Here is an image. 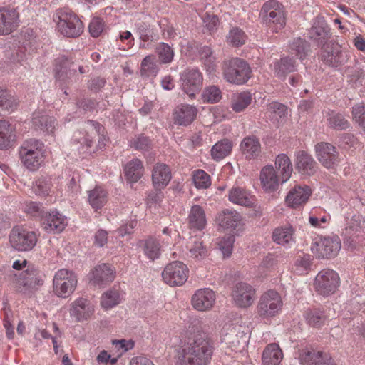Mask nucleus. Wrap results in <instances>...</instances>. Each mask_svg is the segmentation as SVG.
I'll return each instance as SVG.
<instances>
[{"mask_svg":"<svg viewBox=\"0 0 365 365\" xmlns=\"http://www.w3.org/2000/svg\"><path fill=\"white\" fill-rule=\"evenodd\" d=\"M213 346L204 334L189 337L177 350L176 365H207Z\"/></svg>","mask_w":365,"mask_h":365,"instance_id":"nucleus-1","label":"nucleus"},{"mask_svg":"<svg viewBox=\"0 0 365 365\" xmlns=\"http://www.w3.org/2000/svg\"><path fill=\"white\" fill-rule=\"evenodd\" d=\"M58 31L67 38H77L83 31V24L79 17L71 9L63 8L53 14Z\"/></svg>","mask_w":365,"mask_h":365,"instance_id":"nucleus-2","label":"nucleus"},{"mask_svg":"<svg viewBox=\"0 0 365 365\" xmlns=\"http://www.w3.org/2000/svg\"><path fill=\"white\" fill-rule=\"evenodd\" d=\"M43 153V143L39 140L30 138L23 142L19 149V156L24 165L30 170L41 166Z\"/></svg>","mask_w":365,"mask_h":365,"instance_id":"nucleus-3","label":"nucleus"},{"mask_svg":"<svg viewBox=\"0 0 365 365\" xmlns=\"http://www.w3.org/2000/svg\"><path fill=\"white\" fill-rule=\"evenodd\" d=\"M79 73H86L84 67L76 63L71 57L65 56L56 59V79L61 86H68L77 79V71Z\"/></svg>","mask_w":365,"mask_h":365,"instance_id":"nucleus-4","label":"nucleus"},{"mask_svg":"<svg viewBox=\"0 0 365 365\" xmlns=\"http://www.w3.org/2000/svg\"><path fill=\"white\" fill-rule=\"evenodd\" d=\"M223 76L231 83H245L251 77V68L244 59L233 58L223 63Z\"/></svg>","mask_w":365,"mask_h":365,"instance_id":"nucleus-5","label":"nucleus"},{"mask_svg":"<svg viewBox=\"0 0 365 365\" xmlns=\"http://www.w3.org/2000/svg\"><path fill=\"white\" fill-rule=\"evenodd\" d=\"M260 15L263 22L274 32H277L285 26L283 8L276 0L265 2L261 9Z\"/></svg>","mask_w":365,"mask_h":365,"instance_id":"nucleus-6","label":"nucleus"},{"mask_svg":"<svg viewBox=\"0 0 365 365\" xmlns=\"http://www.w3.org/2000/svg\"><path fill=\"white\" fill-rule=\"evenodd\" d=\"M78 279L76 274L69 269L58 270L53 279V291L58 297L66 298L76 289Z\"/></svg>","mask_w":365,"mask_h":365,"instance_id":"nucleus-7","label":"nucleus"},{"mask_svg":"<svg viewBox=\"0 0 365 365\" xmlns=\"http://www.w3.org/2000/svg\"><path fill=\"white\" fill-rule=\"evenodd\" d=\"M38 237L35 232L15 227L9 235V242L12 247L20 252L31 250L36 245Z\"/></svg>","mask_w":365,"mask_h":365,"instance_id":"nucleus-8","label":"nucleus"},{"mask_svg":"<svg viewBox=\"0 0 365 365\" xmlns=\"http://www.w3.org/2000/svg\"><path fill=\"white\" fill-rule=\"evenodd\" d=\"M339 285V277L332 269L320 271L315 277L314 288L322 296H328L336 292Z\"/></svg>","mask_w":365,"mask_h":365,"instance_id":"nucleus-9","label":"nucleus"},{"mask_svg":"<svg viewBox=\"0 0 365 365\" xmlns=\"http://www.w3.org/2000/svg\"><path fill=\"white\" fill-rule=\"evenodd\" d=\"M339 237H327L315 242L312 246V252L319 259H332L337 256L341 249Z\"/></svg>","mask_w":365,"mask_h":365,"instance_id":"nucleus-10","label":"nucleus"},{"mask_svg":"<svg viewBox=\"0 0 365 365\" xmlns=\"http://www.w3.org/2000/svg\"><path fill=\"white\" fill-rule=\"evenodd\" d=\"M188 272L185 264L175 261L165 267L162 272V277L166 284L170 286H180L187 281Z\"/></svg>","mask_w":365,"mask_h":365,"instance_id":"nucleus-11","label":"nucleus"},{"mask_svg":"<svg viewBox=\"0 0 365 365\" xmlns=\"http://www.w3.org/2000/svg\"><path fill=\"white\" fill-rule=\"evenodd\" d=\"M282 301L279 294L274 290H269L264 293L257 305L258 314L263 317L275 316L281 309Z\"/></svg>","mask_w":365,"mask_h":365,"instance_id":"nucleus-12","label":"nucleus"},{"mask_svg":"<svg viewBox=\"0 0 365 365\" xmlns=\"http://www.w3.org/2000/svg\"><path fill=\"white\" fill-rule=\"evenodd\" d=\"M181 88L182 91L194 98L202 86L203 78L197 68H188L180 73Z\"/></svg>","mask_w":365,"mask_h":365,"instance_id":"nucleus-13","label":"nucleus"},{"mask_svg":"<svg viewBox=\"0 0 365 365\" xmlns=\"http://www.w3.org/2000/svg\"><path fill=\"white\" fill-rule=\"evenodd\" d=\"M316 157L318 161L327 169L335 168L339 163V153L331 143L321 142L315 145Z\"/></svg>","mask_w":365,"mask_h":365,"instance_id":"nucleus-14","label":"nucleus"},{"mask_svg":"<svg viewBox=\"0 0 365 365\" xmlns=\"http://www.w3.org/2000/svg\"><path fill=\"white\" fill-rule=\"evenodd\" d=\"M232 297L237 307L247 308L254 302L255 289L246 282H237L232 287Z\"/></svg>","mask_w":365,"mask_h":365,"instance_id":"nucleus-15","label":"nucleus"},{"mask_svg":"<svg viewBox=\"0 0 365 365\" xmlns=\"http://www.w3.org/2000/svg\"><path fill=\"white\" fill-rule=\"evenodd\" d=\"M102 126L98 122L93 120H88L83 125L81 130L77 131L74 133L73 140L76 143L85 145L86 147L90 148L93 140L99 136Z\"/></svg>","mask_w":365,"mask_h":365,"instance_id":"nucleus-16","label":"nucleus"},{"mask_svg":"<svg viewBox=\"0 0 365 365\" xmlns=\"http://www.w3.org/2000/svg\"><path fill=\"white\" fill-rule=\"evenodd\" d=\"M115 273V269L110 264H99L90 273V283L95 287H104L114 280Z\"/></svg>","mask_w":365,"mask_h":365,"instance_id":"nucleus-17","label":"nucleus"},{"mask_svg":"<svg viewBox=\"0 0 365 365\" xmlns=\"http://www.w3.org/2000/svg\"><path fill=\"white\" fill-rule=\"evenodd\" d=\"M294 166L296 170L304 177L314 175L317 170V165L313 157L304 150L295 154Z\"/></svg>","mask_w":365,"mask_h":365,"instance_id":"nucleus-18","label":"nucleus"},{"mask_svg":"<svg viewBox=\"0 0 365 365\" xmlns=\"http://www.w3.org/2000/svg\"><path fill=\"white\" fill-rule=\"evenodd\" d=\"M299 361L302 365H334L328 353L314 349L302 351Z\"/></svg>","mask_w":365,"mask_h":365,"instance_id":"nucleus-19","label":"nucleus"},{"mask_svg":"<svg viewBox=\"0 0 365 365\" xmlns=\"http://www.w3.org/2000/svg\"><path fill=\"white\" fill-rule=\"evenodd\" d=\"M215 299V294L212 289H200L192 295V304L196 310L206 312L213 307Z\"/></svg>","mask_w":365,"mask_h":365,"instance_id":"nucleus-20","label":"nucleus"},{"mask_svg":"<svg viewBox=\"0 0 365 365\" xmlns=\"http://www.w3.org/2000/svg\"><path fill=\"white\" fill-rule=\"evenodd\" d=\"M242 329L240 325L237 324H230L226 328L224 341L233 349H243L247 341V336Z\"/></svg>","mask_w":365,"mask_h":365,"instance_id":"nucleus-21","label":"nucleus"},{"mask_svg":"<svg viewBox=\"0 0 365 365\" xmlns=\"http://www.w3.org/2000/svg\"><path fill=\"white\" fill-rule=\"evenodd\" d=\"M66 225V218L57 211H46L42 218V226L47 232H61Z\"/></svg>","mask_w":365,"mask_h":365,"instance_id":"nucleus-22","label":"nucleus"},{"mask_svg":"<svg viewBox=\"0 0 365 365\" xmlns=\"http://www.w3.org/2000/svg\"><path fill=\"white\" fill-rule=\"evenodd\" d=\"M19 14L15 9L0 8V34L11 33L19 26Z\"/></svg>","mask_w":365,"mask_h":365,"instance_id":"nucleus-23","label":"nucleus"},{"mask_svg":"<svg viewBox=\"0 0 365 365\" xmlns=\"http://www.w3.org/2000/svg\"><path fill=\"white\" fill-rule=\"evenodd\" d=\"M197 110L195 106L188 104L178 106L173 112V120L175 124L187 126L196 118Z\"/></svg>","mask_w":365,"mask_h":365,"instance_id":"nucleus-24","label":"nucleus"},{"mask_svg":"<svg viewBox=\"0 0 365 365\" xmlns=\"http://www.w3.org/2000/svg\"><path fill=\"white\" fill-rule=\"evenodd\" d=\"M19 282L24 287L35 289L43 284V279L39 269L34 266H28L19 276Z\"/></svg>","mask_w":365,"mask_h":365,"instance_id":"nucleus-25","label":"nucleus"},{"mask_svg":"<svg viewBox=\"0 0 365 365\" xmlns=\"http://www.w3.org/2000/svg\"><path fill=\"white\" fill-rule=\"evenodd\" d=\"M312 39L317 42L319 46H324L331 36L330 29L322 18H318L309 31Z\"/></svg>","mask_w":365,"mask_h":365,"instance_id":"nucleus-26","label":"nucleus"},{"mask_svg":"<svg viewBox=\"0 0 365 365\" xmlns=\"http://www.w3.org/2000/svg\"><path fill=\"white\" fill-rule=\"evenodd\" d=\"M94 312L93 307L86 299L78 298L73 302L70 309V314L77 322L88 319Z\"/></svg>","mask_w":365,"mask_h":365,"instance_id":"nucleus-27","label":"nucleus"},{"mask_svg":"<svg viewBox=\"0 0 365 365\" xmlns=\"http://www.w3.org/2000/svg\"><path fill=\"white\" fill-rule=\"evenodd\" d=\"M260 181L267 192H273L277 190L281 179L272 165H267L260 172Z\"/></svg>","mask_w":365,"mask_h":365,"instance_id":"nucleus-28","label":"nucleus"},{"mask_svg":"<svg viewBox=\"0 0 365 365\" xmlns=\"http://www.w3.org/2000/svg\"><path fill=\"white\" fill-rule=\"evenodd\" d=\"M312 194V190L307 185H296L286 197V202L289 207H297L305 203Z\"/></svg>","mask_w":365,"mask_h":365,"instance_id":"nucleus-29","label":"nucleus"},{"mask_svg":"<svg viewBox=\"0 0 365 365\" xmlns=\"http://www.w3.org/2000/svg\"><path fill=\"white\" fill-rule=\"evenodd\" d=\"M171 180L169 167L164 163H157L152 172L153 185L156 190L165 188Z\"/></svg>","mask_w":365,"mask_h":365,"instance_id":"nucleus-30","label":"nucleus"},{"mask_svg":"<svg viewBox=\"0 0 365 365\" xmlns=\"http://www.w3.org/2000/svg\"><path fill=\"white\" fill-rule=\"evenodd\" d=\"M32 125L36 130L53 133L56 129V119L43 111L34 113Z\"/></svg>","mask_w":365,"mask_h":365,"instance_id":"nucleus-31","label":"nucleus"},{"mask_svg":"<svg viewBox=\"0 0 365 365\" xmlns=\"http://www.w3.org/2000/svg\"><path fill=\"white\" fill-rule=\"evenodd\" d=\"M240 148L245 158L249 160L257 158L261 153L260 142L254 135L245 137L241 142Z\"/></svg>","mask_w":365,"mask_h":365,"instance_id":"nucleus-32","label":"nucleus"},{"mask_svg":"<svg viewBox=\"0 0 365 365\" xmlns=\"http://www.w3.org/2000/svg\"><path fill=\"white\" fill-rule=\"evenodd\" d=\"M275 170L279 173L281 182H286L291 177L293 167L289 158L285 154H279L275 159Z\"/></svg>","mask_w":365,"mask_h":365,"instance_id":"nucleus-33","label":"nucleus"},{"mask_svg":"<svg viewBox=\"0 0 365 365\" xmlns=\"http://www.w3.org/2000/svg\"><path fill=\"white\" fill-rule=\"evenodd\" d=\"M229 200L237 205L251 207L254 205L255 199L245 189L236 187L230 190Z\"/></svg>","mask_w":365,"mask_h":365,"instance_id":"nucleus-34","label":"nucleus"},{"mask_svg":"<svg viewBox=\"0 0 365 365\" xmlns=\"http://www.w3.org/2000/svg\"><path fill=\"white\" fill-rule=\"evenodd\" d=\"M283 359V353L277 344H268L262 356L263 365H279Z\"/></svg>","mask_w":365,"mask_h":365,"instance_id":"nucleus-35","label":"nucleus"},{"mask_svg":"<svg viewBox=\"0 0 365 365\" xmlns=\"http://www.w3.org/2000/svg\"><path fill=\"white\" fill-rule=\"evenodd\" d=\"M139 247L145 255L152 261L158 259L160 255V245L159 241L153 237H148L139 242Z\"/></svg>","mask_w":365,"mask_h":365,"instance_id":"nucleus-36","label":"nucleus"},{"mask_svg":"<svg viewBox=\"0 0 365 365\" xmlns=\"http://www.w3.org/2000/svg\"><path fill=\"white\" fill-rule=\"evenodd\" d=\"M294 230L292 227H280L274 230L272 239L276 243L284 247H290L294 243Z\"/></svg>","mask_w":365,"mask_h":365,"instance_id":"nucleus-37","label":"nucleus"},{"mask_svg":"<svg viewBox=\"0 0 365 365\" xmlns=\"http://www.w3.org/2000/svg\"><path fill=\"white\" fill-rule=\"evenodd\" d=\"M188 223L191 228L202 230L206 225L204 210L198 205H193L188 215Z\"/></svg>","mask_w":365,"mask_h":365,"instance_id":"nucleus-38","label":"nucleus"},{"mask_svg":"<svg viewBox=\"0 0 365 365\" xmlns=\"http://www.w3.org/2000/svg\"><path fill=\"white\" fill-rule=\"evenodd\" d=\"M143 165L140 160L134 158L127 163L125 168V175L130 182H136L143 175Z\"/></svg>","mask_w":365,"mask_h":365,"instance_id":"nucleus-39","label":"nucleus"},{"mask_svg":"<svg viewBox=\"0 0 365 365\" xmlns=\"http://www.w3.org/2000/svg\"><path fill=\"white\" fill-rule=\"evenodd\" d=\"M217 220L222 227L232 229L237 227V223L241 220V216L235 210H225L217 215Z\"/></svg>","mask_w":365,"mask_h":365,"instance_id":"nucleus-40","label":"nucleus"},{"mask_svg":"<svg viewBox=\"0 0 365 365\" xmlns=\"http://www.w3.org/2000/svg\"><path fill=\"white\" fill-rule=\"evenodd\" d=\"M108 200V192L101 187L96 186L94 189L88 191V202L91 207L98 210L101 209Z\"/></svg>","mask_w":365,"mask_h":365,"instance_id":"nucleus-41","label":"nucleus"},{"mask_svg":"<svg viewBox=\"0 0 365 365\" xmlns=\"http://www.w3.org/2000/svg\"><path fill=\"white\" fill-rule=\"evenodd\" d=\"M296 70L295 61L292 58L288 56L282 58L274 63V74L278 78H285V76Z\"/></svg>","mask_w":365,"mask_h":365,"instance_id":"nucleus-42","label":"nucleus"},{"mask_svg":"<svg viewBox=\"0 0 365 365\" xmlns=\"http://www.w3.org/2000/svg\"><path fill=\"white\" fill-rule=\"evenodd\" d=\"M232 143L228 139H223L216 143L211 149L212 158L219 161L227 156L232 151Z\"/></svg>","mask_w":365,"mask_h":365,"instance_id":"nucleus-43","label":"nucleus"},{"mask_svg":"<svg viewBox=\"0 0 365 365\" xmlns=\"http://www.w3.org/2000/svg\"><path fill=\"white\" fill-rule=\"evenodd\" d=\"M190 257L198 260L204 259L207 255V247L199 238H191L187 245Z\"/></svg>","mask_w":365,"mask_h":365,"instance_id":"nucleus-44","label":"nucleus"},{"mask_svg":"<svg viewBox=\"0 0 365 365\" xmlns=\"http://www.w3.org/2000/svg\"><path fill=\"white\" fill-rule=\"evenodd\" d=\"M120 302V294L115 289H108L101 297V305L105 309H111L119 304Z\"/></svg>","mask_w":365,"mask_h":365,"instance_id":"nucleus-45","label":"nucleus"},{"mask_svg":"<svg viewBox=\"0 0 365 365\" xmlns=\"http://www.w3.org/2000/svg\"><path fill=\"white\" fill-rule=\"evenodd\" d=\"M327 120L329 126L334 130H341L349 127V123L345 117L342 114L334 110L327 113Z\"/></svg>","mask_w":365,"mask_h":365,"instance_id":"nucleus-46","label":"nucleus"},{"mask_svg":"<svg viewBox=\"0 0 365 365\" xmlns=\"http://www.w3.org/2000/svg\"><path fill=\"white\" fill-rule=\"evenodd\" d=\"M200 59L202 61L207 71L212 73L216 69V58L213 56L212 50L209 46H202L199 50Z\"/></svg>","mask_w":365,"mask_h":365,"instance_id":"nucleus-47","label":"nucleus"},{"mask_svg":"<svg viewBox=\"0 0 365 365\" xmlns=\"http://www.w3.org/2000/svg\"><path fill=\"white\" fill-rule=\"evenodd\" d=\"M309 44L301 38H295L289 43V52L302 60L307 53Z\"/></svg>","mask_w":365,"mask_h":365,"instance_id":"nucleus-48","label":"nucleus"},{"mask_svg":"<svg viewBox=\"0 0 365 365\" xmlns=\"http://www.w3.org/2000/svg\"><path fill=\"white\" fill-rule=\"evenodd\" d=\"M13 127L5 120H0V149H7L11 145Z\"/></svg>","mask_w":365,"mask_h":365,"instance_id":"nucleus-49","label":"nucleus"},{"mask_svg":"<svg viewBox=\"0 0 365 365\" xmlns=\"http://www.w3.org/2000/svg\"><path fill=\"white\" fill-rule=\"evenodd\" d=\"M252 102V96L249 92H242L232 100V108L236 113L244 110Z\"/></svg>","mask_w":365,"mask_h":365,"instance_id":"nucleus-50","label":"nucleus"},{"mask_svg":"<svg viewBox=\"0 0 365 365\" xmlns=\"http://www.w3.org/2000/svg\"><path fill=\"white\" fill-rule=\"evenodd\" d=\"M51 186L50 178L41 177L36 180L32 187V190L34 192L38 195L46 196L49 195Z\"/></svg>","mask_w":365,"mask_h":365,"instance_id":"nucleus-51","label":"nucleus"},{"mask_svg":"<svg viewBox=\"0 0 365 365\" xmlns=\"http://www.w3.org/2000/svg\"><path fill=\"white\" fill-rule=\"evenodd\" d=\"M326 318V315L319 309L309 310L305 313L307 322L314 327L322 326L324 323Z\"/></svg>","mask_w":365,"mask_h":365,"instance_id":"nucleus-52","label":"nucleus"},{"mask_svg":"<svg viewBox=\"0 0 365 365\" xmlns=\"http://www.w3.org/2000/svg\"><path fill=\"white\" fill-rule=\"evenodd\" d=\"M140 66V72L143 76H155L158 71V68L153 56H147L145 57L141 62Z\"/></svg>","mask_w":365,"mask_h":365,"instance_id":"nucleus-53","label":"nucleus"},{"mask_svg":"<svg viewBox=\"0 0 365 365\" xmlns=\"http://www.w3.org/2000/svg\"><path fill=\"white\" fill-rule=\"evenodd\" d=\"M159 60L163 63H170L174 57L173 49L168 43L161 42L156 47Z\"/></svg>","mask_w":365,"mask_h":365,"instance_id":"nucleus-54","label":"nucleus"},{"mask_svg":"<svg viewBox=\"0 0 365 365\" xmlns=\"http://www.w3.org/2000/svg\"><path fill=\"white\" fill-rule=\"evenodd\" d=\"M227 42L232 46H240L245 43L246 35L238 28H233L227 36Z\"/></svg>","mask_w":365,"mask_h":365,"instance_id":"nucleus-55","label":"nucleus"},{"mask_svg":"<svg viewBox=\"0 0 365 365\" xmlns=\"http://www.w3.org/2000/svg\"><path fill=\"white\" fill-rule=\"evenodd\" d=\"M193 180L195 186L199 189L207 188L211 184L210 175L202 170L195 172Z\"/></svg>","mask_w":365,"mask_h":365,"instance_id":"nucleus-56","label":"nucleus"},{"mask_svg":"<svg viewBox=\"0 0 365 365\" xmlns=\"http://www.w3.org/2000/svg\"><path fill=\"white\" fill-rule=\"evenodd\" d=\"M15 106L13 97L6 91L0 90V115L4 111H12Z\"/></svg>","mask_w":365,"mask_h":365,"instance_id":"nucleus-57","label":"nucleus"},{"mask_svg":"<svg viewBox=\"0 0 365 365\" xmlns=\"http://www.w3.org/2000/svg\"><path fill=\"white\" fill-rule=\"evenodd\" d=\"M130 147L142 152L148 151L151 148V140L146 136L139 135L130 140Z\"/></svg>","mask_w":365,"mask_h":365,"instance_id":"nucleus-58","label":"nucleus"},{"mask_svg":"<svg viewBox=\"0 0 365 365\" xmlns=\"http://www.w3.org/2000/svg\"><path fill=\"white\" fill-rule=\"evenodd\" d=\"M136 34L143 41H153V32L150 29V26L143 21L138 22L135 24Z\"/></svg>","mask_w":365,"mask_h":365,"instance_id":"nucleus-59","label":"nucleus"},{"mask_svg":"<svg viewBox=\"0 0 365 365\" xmlns=\"http://www.w3.org/2000/svg\"><path fill=\"white\" fill-rule=\"evenodd\" d=\"M221 91L215 86H210L205 89L202 93L204 101L208 103H216L221 99Z\"/></svg>","mask_w":365,"mask_h":365,"instance_id":"nucleus-60","label":"nucleus"},{"mask_svg":"<svg viewBox=\"0 0 365 365\" xmlns=\"http://www.w3.org/2000/svg\"><path fill=\"white\" fill-rule=\"evenodd\" d=\"M353 119L361 127L365 128V105L358 103L352 108Z\"/></svg>","mask_w":365,"mask_h":365,"instance_id":"nucleus-61","label":"nucleus"},{"mask_svg":"<svg viewBox=\"0 0 365 365\" xmlns=\"http://www.w3.org/2000/svg\"><path fill=\"white\" fill-rule=\"evenodd\" d=\"M24 209L26 213L34 217H41L42 218L46 212L44 210V207L36 202H27Z\"/></svg>","mask_w":365,"mask_h":365,"instance_id":"nucleus-62","label":"nucleus"},{"mask_svg":"<svg viewBox=\"0 0 365 365\" xmlns=\"http://www.w3.org/2000/svg\"><path fill=\"white\" fill-rule=\"evenodd\" d=\"M202 19L205 28L210 32H213L217 30L219 24V19L217 15L206 13L203 16Z\"/></svg>","mask_w":365,"mask_h":365,"instance_id":"nucleus-63","label":"nucleus"},{"mask_svg":"<svg viewBox=\"0 0 365 365\" xmlns=\"http://www.w3.org/2000/svg\"><path fill=\"white\" fill-rule=\"evenodd\" d=\"M89 32L93 37H98L103 30V22L100 18H93L89 24Z\"/></svg>","mask_w":365,"mask_h":365,"instance_id":"nucleus-64","label":"nucleus"}]
</instances>
